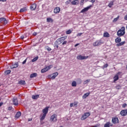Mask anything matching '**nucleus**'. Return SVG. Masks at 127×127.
<instances>
[{"mask_svg":"<svg viewBox=\"0 0 127 127\" xmlns=\"http://www.w3.org/2000/svg\"><path fill=\"white\" fill-rule=\"evenodd\" d=\"M125 30H126V28L125 27H123L121 29H120L117 31V35L119 37L124 36L126 34V31Z\"/></svg>","mask_w":127,"mask_h":127,"instance_id":"f257e3e1","label":"nucleus"},{"mask_svg":"<svg viewBox=\"0 0 127 127\" xmlns=\"http://www.w3.org/2000/svg\"><path fill=\"white\" fill-rule=\"evenodd\" d=\"M66 39H67V36H64V37H62L58 39L56 41V42L57 43L60 45V44H61V43H63L64 41L66 40Z\"/></svg>","mask_w":127,"mask_h":127,"instance_id":"f03ea898","label":"nucleus"},{"mask_svg":"<svg viewBox=\"0 0 127 127\" xmlns=\"http://www.w3.org/2000/svg\"><path fill=\"white\" fill-rule=\"evenodd\" d=\"M59 75L58 72H55L53 74H50L47 76V79H52V80H54L55 78L57 77V75Z\"/></svg>","mask_w":127,"mask_h":127,"instance_id":"7ed1b4c3","label":"nucleus"},{"mask_svg":"<svg viewBox=\"0 0 127 127\" xmlns=\"http://www.w3.org/2000/svg\"><path fill=\"white\" fill-rule=\"evenodd\" d=\"M50 121L51 122H57V115L54 114L51 116Z\"/></svg>","mask_w":127,"mask_h":127,"instance_id":"20e7f679","label":"nucleus"},{"mask_svg":"<svg viewBox=\"0 0 127 127\" xmlns=\"http://www.w3.org/2000/svg\"><path fill=\"white\" fill-rule=\"evenodd\" d=\"M88 117H90V113L86 112L82 115V117L81 118V121H85L86 119H87Z\"/></svg>","mask_w":127,"mask_h":127,"instance_id":"39448f33","label":"nucleus"},{"mask_svg":"<svg viewBox=\"0 0 127 127\" xmlns=\"http://www.w3.org/2000/svg\"><path fill=\"white\" fill-rule=\"evenodd\" d=\"M104 43L102 40H98L96 41L94 44L93 46H100V45H102Z\"/></svg>","mask_w":127,"mask_h":127,"instance_id":"423d86ee","label":"nucleus"},{"mask_svg":"<svg viewBox=\"0 0 127 127\" xmlns=\"http://www.w3.org/2000/svg\"><path fill=\"white\" fill-rule=\"evenodd\" d=\"M0 23H2L3 24H7V20L4 17H1L0 18Z\"/></svg>","mask_w":127,"mask_h":127,"instance_id":"0eeeda50","label":"nucleus"},{"mask_svg":"<svg viewBox=\"0 0 127 127\" xmlns=\"http://www.w3.org/2000/svg\"><path fill=\"white\" fill-rule=\"evenodd\" d=\"M91 6L92 5H90L84 8L81 10L80 13H84V12H86V11H88V10H89V9L91 8Z\"/></svg>","mask_w":127,"mask_h":127,"instance_id":"6e6552de","label":"nucleus"},{"mask_svg":"<svg viewBox=\"0 0 127 127\" xmlns=\"http://www.w3.org/2000/svg\"><path fill=\"white\" fill-rule=\"evenodd\" d=\"M88 56H82L81 55L77 56V59L78 60H84V59H88Z\"/></svg>","mask_w":127,"mask_h":127,"instance_id":"1a4fd4ad","label":"nucleus"},{"mask_svg":"<svg viewBox=\"0 0 127 127\" xmlns=\"http://www.w3.org/2000/svg\"><path fill=\"white\" fill-rule=\"evenodd\" d=\"M121 72H119L115 75V76L113 77L114 82H117V81L119 80V75H121Z\"/></svg>","mask_w":127,"mask_h":127,"instance_id":"9d476101","label":"nucleus"},{"mask_svg":"<svg viewBox=\"0 0 127 127\" xmlns=\"http://www.w3.org/2000/svg\"><path fill=\"white\" fill-rule=\"evenodd\" d=\"M120 114L123 117H126L127 115V110H124L121 111Z\"/></svg>","mask_w":127,"mask_h":127,"instance_id":"9b49d317","label":"nucleus"},{"mask_svg":"<svg viewBox=\"0 0 127 127\" xmlns=\"http://www.w3.org/2000/svg\"><path fill=\"white\" fill-rule=\"evenodd\" d=\"M112 122L113 124H119V118L118 117L113 118Z\"/></svg>","mask_w":127,"mask_h":127,"instance_id":"f8f14e48","label":"nucleus"},{"mask_svg":"<svg viewBox=\"0 0 127 127\" xmlns=\"http://www.w3.org/2000/svg\"><path fill=\"white\" fill-rule=\"evenodd\" d=\"M49 109V107H46L42 110L43 113L45 115H47V114H48Z\"/></svg>","mask_w":127,"mask_h":127,"instance_id":"ddd939ff","label":"nucleus"},{"mask_svg":"<svg viewBox=\"0 0 127 127\" xmlns=\"http://www.w3.org/2000/svg\"><path fill=\"white\" fill-rule=\"evenodd\" d=\"M13 103L14 106H17L18 105V101H17V98L14 97L13 98Z\"/></svg>","mask_w":127,"mask_h":127,"instance_id":"4468645a","label":"nucleus"},{"mask_svg":"<svg viewBox=\"0 0 127 127\" xmlns=\"http://www.w3.org/2000/svg\"><path fill=\"white\" fill-rule=\"evenodd\" d=\"M60 10H61L60 7H57L55 8L54 12V13H59V12H60Z\"/></svg>","mask_w":127,"mask_h":127,"instance_id":"2eb2a0df","label":"nucleus"},{"mask_svg":"<svg viewBox=\"0 0 127 127\" xmlns=\"http://www.w3.org/2000/svg\"><path fill=\"white\" fill-rule=\"evenodd\" d=\"M17 67H18V63H15L10 66V68L11 69H13L14 68H17Z\"/></svg>","mask_w":127,"mask_h":127,"instance_id":"dca6fc26","label":"nucleus"},{"mask_svg":"<svg viewBox=\"0 0 127 127\" xmlns=\"http://www.w3.org/2000/svg\"><path fill=\"white\" fill-rule=\"evenodd\" d=\"M36 6H37L36 3H33L30 6V9L32 10H35V9L36 8Z\"/></svg>","mask_w":127,"mask_h":127,"instance_id":"f3484780","label":"nucleus"},{"mask_svg":"<svg viewBox=\"0 0 127 127\" xmlns=\"http://www.w3.org/2000/svg\"><path fill=\"white\" fill-rule=\"evenodd\" d=\"M71 4L73 5H76V4H79V0H74L71 2Z\"/></svg>","mask_w":127,"mask_h":127,"instance_id":"a211bd4d","label":"nucleus"},{"mask_svg":"<svg viewBox=\"0 0 127 127\" xmlns=\"http://www.w3.org/2000/svg\"><path fill=\"white\" fill-rule=\"evenodd\" d=\"M125 43H126V41H123V42H120L119 43L117 44L116 45V46L117 47H120V46H123V45H124V44H125Z\"/></svg>","mask_w":127,"mask_h":127,"instance_id":"6ab92c4d","label":"nucleus"},{"mask_svg":"<svg viewBox=\"0 0 127 127\" xmlns=\"http://www.w3.org/2000/svg\"><path fill=\"white\" fill-rule=\"evenodd\" d=\"M20 116H21V112L19 111V112H17V113L16 114L15 118L16 119H18L20 117Z\"/></svg>","mask_w":127,"mask_h":127,"instance_id":"aec40b11","label":"nucleus"},{"mask_svg":"<svg viewBox=\"0 0 127 127\" xmlns=\"http://www.w3.org/2000/svg\"><path fill=\"white\" fill-rule=\"evenodd\" d=\"M35 77H37V73L36 72H34L30 74V78H35Z\"/></svg>","mask_w":127,"mask_h":127,"instance_id":"412c9836","label":"nucleus"},{"mask_svg":"<svg viewBox=\"0 0 127 127\" xmlns=\"http://www.w3.org/2000/svg\"><path fill=\"white\" fill-rule=\"evenodd\" d=\"M122 41V39L121 38V37H117L116 39H115V42L116 43H120V42H121Z\"/></svg>","mask_w":127,"mask_h":127,"instance_id":"4be33fe9","label":"nucleus"},{"mask_svg":"<svg viewBox=\"0 0 127 127\" xmlns=\"http://www.w3.org/2000/svg\"><path fill=\"white\" fill-rule=\"evenodd\" d=\"M18 84L19 85H25L26 82H25V80H21L18 82Z\"/></svg>","mask_w":127,"mask_h":127,"instance_id":"5701e85b","label":"nucleus"},{"mask_svg":"<svg viewBox=\"0 0 127 127\" xmlns=\"http://www.w3.org/2000/svg\"><path fill=\"white\" fill-rule=\"evenodd\" d=\"M89 95H90V92L85 93V94L83 95L82 98H83V99H86V98H87L88 96H89Z\"/></svg>","mask_w":127,"mask_h":127,"instance_id":"b1692460","label":"nucleus"},{"mask_svg":"<svg viewBox=\"0 0 127 127\" xmlns=\"http://www.w3.org/2000/svg\"><path fill=\"white\" fill-rule=\"evenodd\" d=\"M48 69H47V67H45V68H43L41 70V73H45V72H47Z\"/></svg>","mask_w":127,"mask_h":127,"instance_id":"393cba45","label":"nucleus"},{"mask_svg":"<svg viewBox=\"0 0 127 127\" xmlns=\"http://www.w3.org/2000/svg\"><path fill=\"white\" fill-rule=\"evenodd\" d=\"M32 98L33 100H37L39 98V95H32Z\"/></svg>","mask_w":127,"mask_h":127,"instance_id":"a878e982","label":"nucleus"},{"mask_svg":"<svg viewBox=\"0 0 127 127\" xmlns=\"http://www.w3.org/2000/svg\"><path fill=\"white\" fill-rule=\"evenodd\" d=\"M46 117V114H43L42 116L40 118V121H43L44 120H45V118Z\"/></svg>","mask_w":127,"mask_h":127,"instance_id":"bb28decb","label":"nucleus"},{"mask_svg":"<svg viewBox=\"0 0 127 127\" xmlns=\"http://www.w3.org/2000/svg\"><path fill=\"white\" fill-rule=\"evenodd\" d=\"M114 1H111L110 2L109 4H108V6L109 7H112L113 6V5H114Z\"/></svg>","mask_w":127,"mask_h":127,"instance_id":"cd10ccee","label":"nucleus"},{"mask_svg":"<svg viewBox=\"0 0 127 127\" xmlns=\"http://www.w3.org/2000/svg\"><path fill=\"white\" fill-rule=\"evenodd\" d=\"M11 72V70H7L4 71V74H5V75H8V74H10Z\"/></svg>","mask_w":127,"mask_h":127,"instance_id":"c85d7f7f","label":"nucleus"},{"mask_svg":"<svg viewBox=\"0 0 127 127\" xmlns=\"http://www.w3.org/2000/svg\"><path fill=\"white\" fill-rule=\"evenodd\" d=\"M104 37H110V34L108 32H105L103 35Z\"/></svg>","mask_w":127,"mask_h":127,"instance_id":"c756f323","label":"nucleus"},{"mask_svg":"<svg viewBox=\"0 0 127 127\" xmlns=\"http://www.w3.org/2000/svg\"><path fill=\"white\" fill-rule=\"evenodd\" d=\"M59 45H60V44H58V43H56V41H55L54 43V47H56V48L58 49V48H59Z\"/></svg>","mask_w":127,"mask_h":127,"instance_id":"7c9ffc66","label":"nucleus"},{"mask_svg":"<svg viewBox=\"0 0 127 127\" xmlns=\"http://www.w3.org/2000/svg\"><path fill=\"white\" fill-rule=\"evenodd\" d=\"M120 18V15H118L117 17L115 18L113 20V22H117L119 20V19Z\"/></svg>","mask_w":127,"mask_h":127,"instance_id":"2f4dec72","label":"nucleus"},{"mask_svg":"<svg viewBox=\"0 0 127 127\" xmlns=\"http://www.w3.org/2000/svg\"><path fill=\"white\" fill-rule=\"evenodd\" d=\"M71 86L72 87H76V86H77V82H76L75 81H72Z\"/></svg>","mask_w":127,"mask_h":127,"instance_id":"473e14b6","label":"nucleus"},{"mask_svg":"<svg viewBox=\"0 0 127 127\" xmlns=\"http://www.w3.org/2000/svg\"><path fill=\"white\" fill-rule=\"evenodd\" d=\"M38 56L36 57L33 59L32 60V62H35V61H37L38 60Z\"/></svg>","mask_w":127,"mask_h":127,"instance_id":"72a5a7b5","label":"nucleus"},{"mask_svg":"<svg viewBox=\"0 0 127 127\" xmlns=\"http://www.w3.org/2000/svg\"><path fill=\"white\" fill-rule=\"evenodd\" d=\"M47 22H52V21H53V19L51 18H47Z\"/></svg>","mask_w":127,"mask_h":127,"instance_id":"f704fd0d","label":"nucleus"},{"mask_svg":"<svg viewBox=\"0 0 127 127\" xmlns=\"http://www.w3.org/2000/svg\"><path fill=\"white\" fill-rule=\"evenodd\" d=\"M66 34H71L72 33V31L71 30H68L65 32Z\"/></svg>","mask_w":127,"mask_h":127,"instance_id":"c9c22d12","label":"nucleus"},{"mask_svg":"<svg viewBox=\"0 0 127 127\" xmlns=\"http://www.w3.org/2000/svg\"><path fill=\"white\" fill-rule=\"evenodd\" d=\"M52 67H53V66L52 65H50L48 66H46V68H47V70L48 71L49 70H50V69H51V68H52Z\"/></svg>","mask_w":127,"mask_h":127,"instance_id":"e433bc0d","label":"nucleus"},{"mask_svg":"<svg viewBox=\"0 0 127 127\" xmlns=\"http://www.w3.org/2000/svg\"><path fill=\"white\" fill-rule=\"evenodd\" d=\"M89 82H90V79H87L86 80H85L83 82V84H84V85H86V84H88V83H89Z\"/></svg>","mask_w":127,"mask_h":127,"instance_id":"4c0bfd02","label":"nucleus"},{"mask_svg":"<svg viewBox=\"0 0 127 127\" xmlns=\"http://www.w3.org/2000/svg\"><path fill=\"white\" fill-rule=\"evenodd\" d=\"M104 127H110V122H107L104 125Z\"/></svg>","mask_w":127,"mask_h":127,"instance_id":"58836bf2","label":"nucleus"},{"mask_svg":"<svg viewBox=\"0 0 127 127\" xmlns=\"http://www.w3.org/2000/svg\"><path fill=\"white\" fill-rule=\"evenodd\" d=\"M26 9L25 8H21L20 10V12H23L24 11H26Z\"/></svg>","mask_w":127,"mask_h":127,"instance_id":"ea45409f","label":"nucleus"},{"mask_svg":"<svg viewBox=\"0 0 127 127\" xmlns=\"http://www.w3.org/2000/svg\"><path fill=\"white\" fill-rule=\"evenodd\" d=\"M46 49L48 50V51H51L52 49L50 48V47L47 46L46 47Z\"/></svg>","mask_w":127,"mask_h":127,"instance_id":"a19ab883","label":"nucleus"},{"mask_svg":"<svg viewBox=\"0 0 127 127\" xmlns=\"http://www.w3.org/2000/svg\"><path fill=\"white\" fill-rule=\"evenodd\" d=\"M26 61H27V59H26L22 63V64H23V65H24V64H25L26 63Z\"/></svg>","mask_w":127,"mask_h":127,"instance_id":"79ce46f5","label":"nucleus"},{"mask_svg":"<svg viewBox=\"0 0 127 127\" xmlns=\"http://www.w3.org/2000/svg\"><path fill=\"white\" fill-rule=\"evenodd\" d=\"M67 41H64V42L62 43V45H65L66 44H67Z\"/></svg>","mask_w":127,"mask_h":127,"instance_id":"37998d69","label":"nucleus"},{"mask_svg":"<svg viewBox=\"0 0 127 127\" xmlns=\"http://www.w3.org/2000/svg\"><path fill=\"white\" fill-rule=\"evenodd\" d=\"M108 65V64H106L103 65V67L104 68H107Z\"/></svg>","mask_w":127,"mask_h":127,"instance_id":"c03bdc74","label":"nucleus"},{"mask_svg":"<svg viewBox=\"0 0 127 127\" xmlns=\"http://www.w3.org/2000/svg\"><path fill=\"white\" fill-rule=\"evenodd\" d=\"M83 34V33H79L77 34L76 36H81Z\"/></svg>","mask_w":127,"mask_h":127,"instance_id":"a18cd8bd","label":"nucleus"},{"mask_svg":"<svg viewBox=\"0 0 127 127\" xmlns=\"http://www.w3.org/2000/svg\"><path fill=\"white\" fill-rule=\"evenodd\" d=\"M77 105H78V102H74L73 103V106H77Z\"/></svg>","mask_w":127,"mask_h":127,"instance_id":"49530a36","label":"nucleus"},{"mask_svg":"<svg viewBox=\"0 0 127 127\" xmlns=\"http://www.w3.org/2000/svg\"><path fill=\"white\" fill-rule=\"evenodd\" d=\"M12 109V107H8V111H11Z\"/></svg>","mask_w":127,"mask_h":127,"instance_id":"de8ad7c7","label":"nucleus"},{"mask_svg":"<svg viewBox=\"0 0 127 127\" xmlns=\"http://www.w3.org/2000/svg\"><path fill=\"white\" fill-rule=\"evenodd\" d=\"M127 107V104L125 103L122 105L123 108H126Z\"/></svg>","mask_w":127,"mask_h":127,"instance_id":"09e8293b","label":"nucleus"},{"mask_svg":"<svg viewBox=\"0 0 127 127\" xmlns=\"http://www.w3.org/2000/svg\"><path fill=\"white\" fill-rule=\"evenodd\" d=\"M33 35H34V36H36V35H37V32H34L33 34Z\"/></svg>","mask_w":127,"mask_h":127,"instance_id":"8fccbe9b","label":"nucleus"},{"mask_svg":"<svg viewBox=\"0 0 127 127\" xmlns=\"http://www.w3.org/2000/svg\"><path fill=\"white\" fill-rule=\"evenodd\" d=\"M96 1V0H91L90 2H92V3H94Z\"/></svg>","mask_w":127,"mask_h":127,"instance_id":"3c124183","label":"nucleus"},{"mask_svg":"<svg viewBox=\"0 0 127 127\" xmlns=\"http://www.w3.org/2000/svg\"><path fill=\"white\" fill-rule=\"evenodd\" d=\"M124 19L125 20H127V14L125 15V16L124 17Z\"/></svg>","mask_w":127,"mask_h":127,"instance_id":"603ef678","label":"nucleus"},{"mask_svg":"<svg viewBox=\"0 0 127 127\" xmlns=\"http://www.w3.org/2000/svg\"><path fill=\"white\" fill-rule=\"evenodd\" d=\"M74 106V103H70V107H73Z\"/></svg>","mask_w":127,"mask_h":127,"instance_id":"864d4df0","label":"nucleus"},{"mask_svg":"<svg viewBox=\"0 0 127 127\" xmlns=\"http://www.w3.org/2000/svg\"><path fill=\"white\" fill-rule=\"evenodd\" d=\"M65 3H66V4H69V3H70V2L69 1H66L65 2Z\"/></svg>","mask_w":127,"mask_h":127,"instance_id":"5fc2aeb1","label":"nucleus"},{"mask_svg":"<svg viewBox=\"0 0 127 127\" xmlns=\"http://www.w3.org/2000/svg\"><path fill=\"white\" fill-rule=\"evenodd\" d=\"M20 38L21 39H24V36H21Z\"/></svg>","mask_w":127,"mask_h":127,"instance_id":"6e6d98bb","label":"nucleus"},{"mask_svg":"<svg viewBox=\"0 0 127 127\" xmlns=\"http://www.w3.org/2000/svg\"><path fill=\"white\" fill-rule=\"evenodd\" d=\"M2 105H3V102H0V107H1V106H2Z\"/></svg>","mask_w":127,"mask_h":127,"instance_id":"4d7b16f0","label":"nucleus"},{"mask_svg":"<svg viewBox=\"0 0 127 127\" xmlns=\"http://www.w3.org/2000/svg\"><path fill=\"white\" fill-rule=\"evenodd\" d=\"M85 0H81V1H80V2L81 3H83V2H84V1Z\"/></svg>","mask_w":127,"mask_h":127,"instance_id":"13d9d810","label":"nucleus"},{"mask_svg":"<svg viewBox=\"0 0 127 127\" xmlns=\"http://www.w3.org/2000/svg\"><path fill=\"white\" fill-rule=\"evenodd\" d=\"M78 45H79V44H76L75 45L74 47H77V46H78Z\"/></svg>","mask_w":127,"mask_h":127,"instance_id":"bf43d9fd","label":"nucleus"},{"mask_svg":"<svg viewBox=\"0 0 127 127\" xmlns=\"http://www.w3.org/2000/svg\"><path fill=\"white\" fill-rule=\"evenodd\" d=\"M31 121H32V119H28V122H31Z\"/></svg>","mask_w":127,"mask_h":127,"instance_id":"052dcab7","label":"nucleus"},{"mask_svg":"<svg viewBox=\"0 0 127 127\" xmlns=\"http://www.w3.org/2000/svg\"><path fill=\"white\" fill-rule=\"evenodd\" d=\"M6 0H2V1H6Z\"/></svg>","mask_w":127,"mask_h":127,"instance_id":"680f3d73","label":"nucleus"},{"mask_svg":"<svg viewBox=\"0 0 127 127\" xmlns=\"http://www.w3.org/2000/svg\"><path fill=\"white\" fill-rule=\"evenodd\" d=\"M93 127H97V126H93Z\"/></svg>","mask_w":127,"mask_h":127,"instance_id":"e2e57ef3","label":"nucleus"},{"mask_svg":"<svg viewBox=\"0 0 127 127\" xmlns=\"http://www.w3.org/2000/svg\"><path fill=\"white\" fill-rule=\"evenodd\" d=\"M0 1H2V0H0Z\"/></svg>","mask_w":127,"mask_h":127,"instance_id":"0e129e2a","label":"nucleus"},{"mask_svg":"<svg viewBox=\"0 0 127 127\" xmlns=\"http://www.w3.org/2000/svg\"><path fill=\"white\" fill-rule=\"evenodd\" d=\"M79 80H80V81H81V79H79Z\"/></svg>","mask_w":127,"mask_h":127,"instance_id":"69168bd1","label":"nucleus"},{"mask_svg":"<svg viewBox=\"0 0 127 127\" xmlns=\"http://www.w3.org/2000/svg\"><path fill=\"white\" fill-rule=\"evenodd\" d=\"M88 0H85V1H87Z\"/></svg>","mask_w":127,"mask_h":127,"instance_id":"338daca9","label":"nucleus"}]
</instances>
